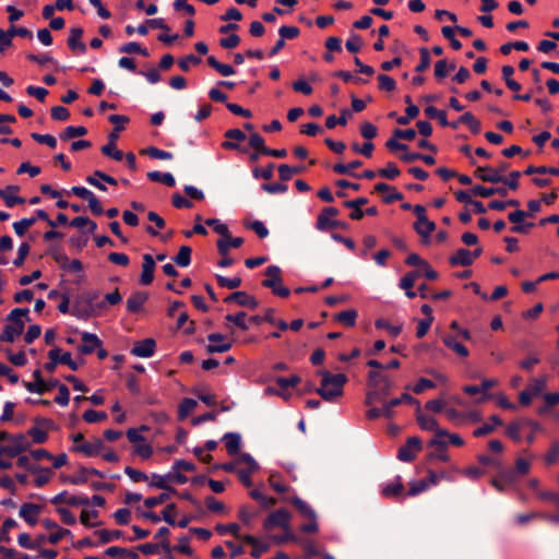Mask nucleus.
Instances as JSON below:
<instances>
[{
    "instance_id": "47",
    "label": "nucleus",
    "mask_w": 559,
    "mask_h": 559,
    "mask_svg": "<svg viewBox=\"0 0 559 559\" xmlns=\"http://www.w3.org/2000/svg\"><path fill=\"white\" fill-rule=\"evenodd\" d=\"M87 133V129L83 126L73 127L69 126L64 129V131L60 134L61 140H70L76 136H83Z\"/></svg>"
},
{
    "instance_id": "7",
    "label": "nucleus",
    "mask_w": 559,
    "mask_h": 559,
    "mask_svg": "<svg viewBox=\"0 0 559 559\" xmlns=\"http://www.w3.org/2000/svg\"><path fill=\"white\" fill-rule=\"evenodd\" d=\"M423 443L418 437H409L406 443L399 449L397 459L403 462H413L421 451Z\"/></svg>"
},
{
    "instance_id": "23",
    "label": "nucleus",
    "mask_w": 559,
    "mask_h": 559,
    "mask_svg": "<svg viewBox=\"0 0 559 559\" xmlns=\"http://www.w3.org/2000/svg\"><path fill=\"white\" fill-rule=\"evenodd\" d=\"M414 229L423 238V241L427 242L430 235L436 230V224L426 216L416 221Z\"/></svg>"
},
{
    "instance_id": "31",
    "label": "nucleus",
    "mask_w": 559,
    "mask_h": 559,
    "mask_svg": "<svg viewBox=\"0 0 559 559\" xmlns=\"http://www.w3.org/2000/svg\"><path fill=\"white\" fill-rule=\"evenodd\" d=\"M429 447H433L437 449V452L436 453H431L430 454V457L431 459H437L441 462H448L449 461V455L447 453V441L441 438H433L430 440L429 442Z\"/></svg>"
},
{
    "instance_id": "17",
    "label": "nucleus",
    "mask_w": 559,
    "mask_h": 559,
    "mask_svg": "<svg viewBox=\"0 0 559 559\" xmlns=\"http://www.w3.org/2000/svg\"><path fill=\"white\" fill-rule=\"evenodd\" d=\"M82 345L79 346V352L83 355H90L94 353L97 347H100L103 345V342L100 338L93 333L83 332L81 335Z\"/></svg>"
},
{
    "instance_id": "49",
    "label": "nucleus",
    "mask_w": 559,
    "mask_h": 559,
    "mask_svg": "<svg viewBox=\"0 0 559 559\" xmlns=\"http://www.w3.org/2000/svg\"><path fill=\"white\" fill-rule=\"evenodd\" d=\"M197 407V402L193 399H183L178 407V415L180 419L186 418Z\"/></svg>"
},
{
    "instance_id": "61",
    "label": "nucleus",
    "mask_w": 559,
    "mask_h": 559,
    "mask_svg": "<svg viewBox=\"0 0 559 559\" xmlns=\"http://www.w3.org/2000/svg\"><path fill=\"white\" fill-rule=\"evenodd\" d=\"M98 518V511L96 510H82L80 514L81 523L86 527H96L98 525L97 522H91V520Z\"/></svg>"
},
{
    "instance_id": "43",
    "label": "nucleus",
    "mask_w": 559,
    "mask_h": 559,
    "mask_svg": "<svg viewBox=\"0 0 559 559\" xmlns=\"http://www.w3.org/2000/svg\"><path fill=\"white\" fill-rule=\"evenodd\" d=\"M425 115L430 119H438L439 123L442 127H448L449 121L447 119V114L443 110H440L433 106H428L425 108Z\"/></svg>"
},
{
    "instance_id": "64",
    "label": "nucleus",
    "mask_w": 559,
    "mask_h": 559,
    "mask_svg": "<svg viewBox=\"0 0 559 559\" xmlns=\"http://www.w3.org/2000/svg\"><path fill=\"white\" fill-rule=\"evenodd\" d=\"M84 421L88 424L98 423L105 420L107 418V414L105 412H98L95 409H87L83 414Z\"/></svg>"
},
{
    "instance_id": "25",
    "label": "nucleus",
    "mask_w": 559,
    "mask_h": 559,
    "mask_svg": "<svg viewBox=\"0 0 559 559\" xmlns=\"http://www.w3.org/2000/svg\"><path fill=\"white\" fill-rule=\"evenodd\" d=\"M19 191L16 186H8L5 189L0 190V198L3 199L8 207H13L16 204H23L25 200L14 193Z\"/></svg>"
},
{
    "instance_id": "60",
    "label": "nucleus",
    "mask_w": 559,
    "mask_h": 559,
    "mask_svg": "<svg viewBox=\"0 0 559 559\" xmlns=\"http://www.w3.org/2000/svg\"><path fill=\"white\" fill-rule=\"evenodd\" d=\"M376 328L378 329H384L386 330L390 335L393 337H396L402 332V325H392L388 320L385 319H378L374 323Z\"/></svg>"
},
{
    "instance_id": "35",
    "label": "nucleus",
    "mask_w": 559,
    "mask_h": 559,
    "mask_svg": "<svg viewBox=\"0 0 559 559\" xmlns=\"http://www.w3.org/2000/svg\"><path fill=\"white\" fill-rule=\"evenodd\" d=\"M403 489H404V486L402 483V478L400 476H397L393 483L385 485L382 488L381 492H382V496L385 498H393V497L401 496L403 492Z\"/></svg>"
},
{
    "instance_id": "20",
    "label": "nucleus",
    "mask_w": 559,
    "mask_h": 559,
    "mask_svg": "<svg viewBox=\"0 0 559 559\" xmlns=\"http://www.w3.org/2000/svg\"><path fill=\"white\" fill-rule=\"evenodd\" d=\"M155 261L148 253L143 255L142 273L140 283L142 285H150L154 280Z\"/></svg>"
},
{
    "instance_id": "16",
    "label": "nucleus",
    "mask_w": 559,
    "mask_h": 559,
    "mask_svg": "<svg viewBox=\"0 0 559 559\" xmlns=\"http://www.w3.org/2000/svg\"><path fill=\"white\" fill-rule=\"evenodd\" d=\"M43 507L39 504L25 502L21 506L19 514L20 516L28 523L31 526H34L38 522V515L40 514Z\"/></svg>"
},
{
    "instance_id": "57",
    "label": "nucleus",
    "mask_w": 559,
    "mask_h": 559,
    "mask_svg": "<svg viewBox=\"0 0 559 559\" xmlns=\"http://www.w3.org/2000/svg\"><path fill=\"white\" fill-rule=\"evenodd\" d=\"M133 454L146 460L150 459L153 454V448L150 443H146L145 441L140 442L132 447Z\"/></svg>"
},
{
    "instance_id": "11",
    "label": "nucleus",
    "mask_w": 559,
    "mask_h": 559,
    "mask_svg": "<svg viewBox=\"0 0 559 559\" xmlns=\"http://www.w3.org/2000/svg\"><path fill=\"white\" fill-rule=\"evenodd\" d=\"M210 344L206 346L209 354L225 353L233 346V342L228 341L223 334L212 333L207 336Z\"/></svg>"
},
{
    "instance_id": "30",
    "label": "nucleus",
    "mask_w": 559,
    "mask_h": 559,
    "mask_svg": "<svg viewBox=\"0 0 559 559\" xmlns=\"http://www.w3.org/2000/svg\"><path fill=\"white\" fill-rule=\"evenodd\" d=\"M33 377H34V381L33 382H25V388L27 391L32 392V393H37V394H44L46 392H48V388H46V381H44V379L41 378V372L40 370H35L34 373H33Z\"/></svg>"
},
{
    "instance_id": "12",
    "label": "nucleus",
    "mask_w": 559,
    "mask_h": 559,
    "mask_svg": "<svg viewBox=\"0 0 559 559\" xmlns=\"http://www.w3.org/2000/svg\"><path fill=\"white\" fill-rule=\"evenodd\" d=\"M41 524L46 530L52 531L48 536V542L52 545L58 544L62 538L67 536H72L70 530L60 527L55 521L50 519L43 520Z\"/></svg>"
},
{
    "instance_id": "59",
    "label": "nucleus",
    "mask_w": 559,
    "mask_h": 559,
    "mask_svg": "<svg viewBox=\"0 0 559 559\" xmlns=\"http://www.w3.org/2000/svg\"><path fill=\"white\" fill-rule=\"evenodd\" d=\"M216 281L219 287H225L228 289H235L241 285V278L239 276L228 278L223 275H216Z\"/></svg>"
},
{
    "instance_id": "45",
    "label": "nucleus",
    "mask_w": 559,
    "mask_h": 559,
    "mask_svg": "<svg viewBox=\"0 0 559 559\" xmlns=\"http://www.w3.org/2000/svg\"><path fill=\"white\" fill-rule=\"evenodd\" d=\"M362 165V162L361 160H353L350 162L349 164L345 165V164H335L333 166V171L338 174V175H349V176H354L355 174L353 173V169H356L358 167H360Z\"/></svg>"
},
{
    "instance_id": "37",
    "label": "nucleus",
    "mask_w": 559,
    "mask_h": 559,
    "mask_svg": "<svg viewBox=\"0 0 559 559\" xmlns=\"http://www.w3.org/2000/svg\"><path fill=\"white\" fill-rule=\"evenodd\" d=\"M147 178L153 182H160L167 187H174L176 185L175 178L170 173L150 171Z\"/></svg>"
},
{
    "instance_id": "33",
    "label": "nucleus",
    "mask_w": 559,
    "mask_h": 559,
    "mask_svg": "<svg viewBox=\"0 0 559 559\" xmlns=\"http://www.w3.org/2000/svg\"><path fill=\"white\" fill-rule=\"evenodd\" d=\"M358 312L355 309H347L334 316V320L346 328H353L356 324Z\"/></svg>"
},
{
    "instance_id": "26",
    "label": "nucleus",
    "mask_w": 559,
    "mask_h": 559,
    "mask_svg": "<svg viewBox=\"0 0 559 559\" xmlns=\"http://www.w3.org/2000/svg\"><path fill=\"white\" fill-rule=\"evenodd\" d=\"M118 139V135L115 133L109 134V142L102 147V153L105 156H108L117 162H120L124 154L117 148L116 146V140Z\"/></svg>"
},
{
    "instance_id": "15",
    "label": "nucleus",
    "mask_w": 559,
    "mask_h": 559,
    "mask_svg": "<svg viewBox=\"0 0 559 559\" xmlns=\"http://www.w3.org/2000/svg\"><path fill=\"white\" fill-rule=\"evenodd\" d=\"M50 503L56 504V506L64 503V504L71 506V507H76V506H87L90 503V500L85 496H74V495L69 493L68 491H62V492L58 493L57 496H55L53 498H51Z\"/></svg>"
},
{
    "instance_id": "18",
    "label": "nucleus",
    "mask_w": 559,
    "mask_h": 559,
    "mask_svg": "<svg viewBox=\"0 0 559 559\" xmlns=\"http://www.w3.org/2000/svg\"><path fill=\"white\" fill-rule=\"evenodd\" d=\"M225 302H236L238 306H241V307H248L250 309H255L258 306H259V302L258 300L247 294L246 292H235L233 294H230L229 296H227L225 299H224Z\"/></svg>"
},
{
    "instance_id": "58",
    "label": "nucleus",
    "mask_w": 559,
    "mask_h": 559,
    "mask_svg": "<svg viewBox=\"0 0 559 559\" xmlns=\"http://www.w3.org/2000/svg\"><path fill=\"white\" fill-rule=\"evenodd\" d=\"M293 504L297 508V510L307 519L316 518V512L311 509V507L302 501L300 498L296 497L293 499Z\"/></svg>"
},
{
    "instance_id": "44",
    "label": "nucleus",
    "mask_w": 559,
    "mask_h": 559,
    "mask_svg": "<svg viewBox=\"0 0 559 559\" xmlns=\"http://www.w3.org/2000/svg\"><path fill=\"white\" fill-rule=\"evenodd\" d=\"M225 319L226 321L234 323L236 326L243 331L249 330L247 313L243 311H240L236 314H227Z\"/></svg>"
},
{
    "instance_id": "46",
    "label": "nucleus",
    "mask_w": 559,
    "mask_h": 559,
    "mask_svg": "<svg viewBox=\"0 0 559 559\" xmlns=\"http://www.w3.org/2000/svg\"><path fill=\"white\" fill-rule=\"evenodd\" d=\"M459 122H462L466 126H468V128L471 129V131L474 133V134H477L479 133L480 131V122L475 118V116L467 111L465 114H463L460 118H459Z\"/></svg>"
},
{
    "instance_id": "29",
    "label": "nucleus",
    "mask_w": 559,
    "mask_h": 559,
    "mask_svg": "<svg viewBox=\"0 0 559 559\" xmlns=\"http://www.w3.org/2000/svg\"><path fill=\"white\" fill-rule=\"evenodd\" d=\"M471 257H472V251L461 248V249L456 250L455 253L450 257L449 263L452 266H457V265L469 266L473 264L471 261Z\"/></svg>"
},
{
    "instance_id": "39",
    "label": "nucleus",
    "mask_w": 559,
    "mask_h": 559,
    "mask_svg": "<svg viewBox=\"0 0 559 559\" xmlns=\"http://www.w3.org/2000/svg\"><path fill=\"white\" fill-rule=\"evenodd\" d=\"M207 63L223 76L235 74V69L231 66L219 62L214 56L207 58Z\"/></svg>"
},
{
    "instance_id": "28",
    "label": "nucleus",
    "mask_w": 559,
    "mask_h": 559,
    "mask_svg": "<svg viewBox=\"0 0 559 559\" xmlns=\"http://www.w3.org/2000/svg\"><path fill=\"white\" fill-rule=\"evenodd\" d=\"M442 342L449 349L453 350L457 356L462 358H466L469 355L468 348L452 335L443 336Z\"/></svg>"
},
{
    "instance_id": "41",
    "label": "nucleus",
    "mask_w": 559,
    "mask_h": 559,
    "mask_svg": "<svg viewBox=\"0 0 559 559\" xmlns=\"http://www.w3.org/2000/svg\"><path fill=\"white\" fill-rule=\"evenodd\" d=\"M192 249L189 246H181L174 261L181 267H187L191 263Z\"/></svg>"
},
{
    "instance_id": "38",
    "label": "nucleus",
    "mask_w": 559,
    "mask_h": 559,
    "mask_svg": "<svg viewBox=\"0 0 559 559\" xmlns=\"http://www.w3.org/2000/svg\"><path fill=\"white\" fill-rule=\"evenodd\" d=\"M225 447L229 455H235L240 449V436L237 433H226L224 436Z\"/></svg>"
},
{
    "instance_id": "5",
    "label": "nucleus",
    "mask_w": 559,
    "mask_h": 559,
    "mask_svg": "<svg viewBox=\"0 0 559 559\" xmlns=\"http://www.w3.org/2000/svg\"><path fill=\"white\" fill-rule=\"evenodd\" d=\"M98 298V293H85L76 298L72 306L71 313L79 319H88L95 314L94 301Z\"/></svg>"
},
{
    "instance_id": "14",
    "label": "nucleus",
    "mask_w": 559,
    "mask_h": 559,
    "mask_svg": "<svg viewBox=\"0 0 559 559\" xmlns=\"http://www.w3.org/2000/svg\"><path fill=\"white\" fill-rule=\"evenodd\" d=\"M7 440L9 441L7 448L10 450V457H15L31 448V442L27 437L22 433L14 436L10 435V438Z\"/></svg>"
},
{
    "instance_id": "53",
    "label": "nucleus",
    "mask_w": 559,
    "mask_h": 559,
    "mask_svg": "<svg viewBox=\"0 0 559 559\" xmlns=\"http://www.w3.org/2000/svg\"><path fill=\"white\" fill-rule=\"evenodd\" d=\"M140 153L141 154H145V155L150 156L151 158H155V159H171L173 158V154L171 153L163 151V150H159V148L154 147V146H150L147 148H144Z\"/></svg>"
},
{
    "instance_id": "19",
    "label": "nucleus",
    "mask_w": 559,
    "mask_h": 559,
    "mask_svg": "<svg viewBox=\"0 0 559 559\" xmlns=\"http://www.w3.org/2000/svg\"><path fill=\"white\" fill-rule=\"evenodd\" d=\"M82 36L83 29L81 27H73L70 29L68 46L75 53L86 52V45L81 40Z\"/></svg>"
},
{
    "instance_id": "21",
    "label": "nucleus",
    "mask_w": 559,
    "mask_h": 559,
    "mask_svg": "<svg viewBox=\"0 0 559 559\" xmlns=\"http://www.w3.org/2000/svg\"><path fill=\"white\" fill-rule=\"evenodd\" d=\"M243 243V238L241 237H231L228 231L226 236L221 237L217 240V251L221 255H225L226 252H229L230 248H239Z\"/></svg>"
},
{
    "instance_id": "56",
    "label": "nucleus",
    "mask_w": 559,
    "mask_h": 559,
    "mask_svg": "<svg viewBox=\"0 0 559 559\" xmlns=\"http://www.w3.org/2000/svg\"><path fill=\"white\" fill-rule=\"evenodd\" d=\"M400 169L394 163H388L384 168L378 170V175L382 178L394 180L400 176Z\"/></svg>"
},
{
    "instance_id": "55",
    "label": "nucleus",
    "mask_w": 559,
    "mask_h": 559,
    "mask_svg": "<svg viewBox=\"0 0 559 559\" xmlns=\"http://www.w3.org/2000/svg\"><path fill=\"white\" fill-rule=\"evenodd\" d=\"M27 435L32 438L34 443L41 444L48 439V432L39 427H32L28 429Z\"/></svg>"
},
{
    "instance_id": "10",
    "label": "nucleus",
    "mask_w": 559,
    "mask_h": 559,
    "mask_svg": "<svg viewBox=\"0 0 559 559\" xmlns=\"http://www.w3.org/2000/svg\"><path fill=\"white\" fill-rule=\"evenodd\" d=\"M340 214V211L336 207L330 206L324 207L322 212L318 215L317 218V228L319 230H326V229H333L336 228V217Z\"/></svg>"
},
{
    "instance_id": "9",
    "label": "nucleus",
    "mask_w": 559,
    "mask_h": 559,
    "mask_svg": "<svg viewBox=\"0 0 559 559\" xmlns=\"http://www.w3.org/2000/svg\"><path fill=\"white\" fill-rule=\"evenodd\" d=\"M416 419L421 429L435 431V438L441 439L448 435V430L439 428L438 421L431 416L424 415L421 408L416 409Z\"/></svg>"
},
{
    "instance_id": "51",
    "label": "nucleus",
    "mask_w": 559,
    "mask_h": 559,
    "mask_svg": "<svg viewBox=\"0 0 559 559\" xmlns=\"http://www.w3.org/2000/svg\"><path fill=\"white\" fill-rule=\"evenodd\" d=\"M36 223L35 217L23 218L19 222L13 223V229L20 237L24 236L25 233Z\"/></svg>"
},
{
    "instance_id": "3",
    "label": "nucleus",
    "mask_w": 559,
    "mask_h": 559,
    "mask_svg": "<svg viewBox=\"0 0 559 559\" xmlns=\"http://www.w3.org/2000/svg\"><path fill=\"white\" fill-rule=\"evenodd\" d=\"M368 384L378 391H370L366 396V405L370 406L376 401H382L380 394L386 396L390 393L392 381L377 371H370L368 377Z\"/></svg>"
},
{
    "instance_id": "48",
    "label": "nucleus",
    "mask_w": 559,
    "mask_h": 559,
    "mask_svg": "<svg viewBox=\"0 0 559 559\" xmlns=\"http://www.w3.org/2000/svg\"><path fill=\"white\" fill-rule=\"evenodd\" d=\"M204 503L209 511L213 513H226L227 508L224 502L217 500L213 496H207L204 500Z\"/></svg>"
},
{
    "instance_id": "6",
    "label": "nucleus",
    "mask_w": 559,
    "mask_h": 559,
    "mask_svg": "<svg viewBox=\"0 0 559 559\" xmlns=\"http://www.w3.org/2000/svg\"><path fill=\"white\" fill-rule=\"evenodd\" d=\"M71 439L75 443L72 451L83 453L85 456H96L104 448V442L99 438L86 441L81 432L73 435Z\"/></svg>"
},
{
    "instance_id": "24",
    "label": "nucleus",
    "mask_w": 559,
    "mask_h": 559,
    "mask_svg": "<svg viewBox=\"0 0 559 559\" xmlns=\"http://www.w3.org/2000/svg\"><path fill=\"white\" fill-rule=\"evenodd\" d=\"M374 191L379 193H385L383 195V202L392 203L403 199V194L399 192L394 187L389 186L384 182H379L374 186Z\"/></svg>"
},
{
    "instance_id": "22",
    "label": "nucleus",
    "mask_w": 559,
    "mask_h": 559,
    "mask_svg": "<svg viewBox=\"0 0 559 559\" xmlns=\"http://www.w3.org/2000/svg\"><path fill=\"white\" fill-rule=\"evenodd\" d=\"M474 176L481 181L490 183H498L503 180V176L498 175L497 170L491 166L477 167L474 171Z\"/></svg>"
},
{
    "instance_id": "27",
    "label": "nucleus",
    "mask_w": 559,
    "mask_h": 559,
    "mask_svg": "<svg viewBox=\"0 0 559 559\" xmlns=\"http://www.w3.org/2000/svg\"><path fill=\"white\" fill-rule=\"evenodd\" d=\"M147 294L144 292H135L127 300V309L131 313L139 312L145 301L147 300Z\"/></svg>"
},
{
    "instance_id": "62",
    "label": "nucleus",
    "mask_w": 559,
    "mask_h": 559,
    "mask_svg": "<svg viewBox=\"0 0 559 559\" xmlns=\"http://www.w3.org/2000/svg\"><path fill=\"white\" fill-rule=\"evenodd\" d=\"M215 530L219 535L230 534L237 537L239 536L240 526L237 523L217 524Z\"/></svg>"
},
{
    "instance_id": "42",
    "label": "nucleus",
    "mask_w": 559,
    "mask_h": 559,
    "mask_svg": "<svg viewBox=\"0 0 559 559\" xmlns=\"http://www.w3.org/2000/svg\"><path fill=\"white\" fill-rule=\"evenodd\" d=\"M498 384L497 379H484L479 385V390H483V395L478 396L475 401L476 403H484L485 401L489 400L492 395L488 394V391L496 386Z\"/></svg>"
},
{
    "instance_id": "8",
    "label": "nucleus",
    "mask_w": 559,
    "mask_h": 559,
    "mask_svg": "<svg viewBox=\"0 0 559 559\" xmlns=\"http://www.w3.org/2000/svg\"><path fill=\"white\" fill-rule=\"evenodd\" d=\"M289 521H290L289 513L284 509H280V510H276V511L272 512L271 514H269V516L264 521L263 526L267 531L273 530L275 527H282L284 530H288Z\"/></svg>"
},
{
    "instance_id": "36",
    "label": "nucleus",
    "mask_w": 559,
    "mask_h": 559,
    "mask_svg": "<svg viewBox=\"0 0 559 559\" xmlns=\"http://www.w3.org/2000/svg\"><path fill=\"white\" fill-rule=\"evenodd\" d=\"M151 487L164 489L168 492L177 493V490L169 486L168 475L153 474L148 483Z\"/></svg>"
},
{
    "instance_id": "54",
    "label": "nucleus",
    "mask_w": 559,
    "mask_h": 559,
    "mask_svg": "<svg viewBox=\"0 0 559 559\" xmlns=\"http://www.w3.org/2000/svg\"><path fill=\"white\" fill-rule=\"evenodd\" d=\"M250 497L258 501L262 507L270 508L276 503V499L263 495L260 490L253 489L250 491Z\"/></svg>"
},
{
    "instance_id": "32",
    "label": "nucleus",
    "mask_w": 559,
    "mask_h": 559,
    "mask_svg": "<svg viewBox=\"0 0 559 559\" xmlns=\"http://www.w3.org/2000/svg\"><path fill=\"white\" fill-rule=\"evenodd\" d=\"M525 426H535V424H533L531 420H526V419L516 420V421L510 423L507 426L506 432L511 439L519 442L521 440V435H520L521 430Z\"/></svg>"
},
{
    "instance_id": "63",
    "label": "nucleus",
    "mask_w": 559,
    "mask_h": 559,
    "mask_svg": "<svg viewBox=\"0 0 559 559\" xmlns=\"http://www.w3.org/2000/svg\"><path fill=\"white\" fill-rule=\"evenodd\" d=\"M171 495H173V492L165 491V492H162L157 497H148L144 500V504L147 509H152L158 504H162V503L168 501L170 499Z\"/></svg>"
},
{
    "instance_id": "50",
    "label": "nucleus",
    "mask_w": 559,
    "mask_h": 559,
    "mask_svg": "<svg viewBox=\"0 0 559 559\" xmlns=\"http://www.w3.org/2000/svg\"><path fill=\"white\" fill-rule=\"evenodd\" d=\"M249 145L262 155H265V151L269 148L265 146L264 139L257 132L251 133L249 136Z\"/></svg>"
},
{
    "instance_id": "13",
    "label": "nucleus",
    "mask_w": 559,
    "mask_h": 559,
    "mask_svg": "<svg viewBox=\"0 0 559 559\" xmlns=\"http://www.w3.org/2000/svg\"><path fill=\"white\" fill-rule=\"evenodd\" d=\"M156 342L153 338H145L134 342L130 353L133 356L148 358L154 355Z\"/></svg>"
},
{
    "instance_id": "40",
    "label": "nucleus",
    "mask_w": 559,
    "mask_h": 559,
    "mask_svg": "<svg viewBox=\"0 0 559 559\" xmlns=\"http://www.w3.org/2000/svg\"><path fill=\"white\" fill-rule=\"evenodd\" d=\"M306 170V167L304 166H288L286 164H282L278 167V175L281 180L288 181L292 179V177L296 174H300Z\"/></svg>"
},
{
    "instance_id": "1",
    "label": "nucleus",
    "mask_w": 559,
    "mask_h": 559,
    "mask_svg": "<svg viewBox=\"0 0 559 559\" xmlns=\"http://www.w3.org/2000/svg\"><path fill=\"white\" fill-rule=\"evenodd\" d=\"M322 377L321 385L316 391L325 401H333L343 394V388L347 382V377L344 373L332 374L326 370L319 371Z\"/></svg>"
},
{
    "instance_id": "34",
    "label": "nucleus",
    "mask_w": 559,
    "mask_h": 559,
    "mask_svg": "<svg viewBox=\"0 0 559 559\" xmlns=\"http://www.w3.org/2000/svg\"><path fill=\"white\" fill-rule=\"evenodd\" d=\"M257 468H258V464L255 463V461L254 460H249V466L248 467L238 468L236 471L239 480L246 487H250L252 485L251 476H252L253 472L257 471Z\"/></svg>"
},
{
    "instance_id": "2",
    "label": "nucleus",
    "mask_w": 559,
    "mask_h": 559,
    "mask_svg": "<svg viewBox=\"0 0 559 559\" xmlns=\"http://www.w3.org/2000/svg\"><path fill=\"white\" fill-rule=\"evenodd\" d=\"M28 313V308L13 309L8 316V321H10V324L4 326L3 332L0 335V341L12 343L17 336H20L24 331V319L29 321Z\"/></svg>"
},
{
    "instance_id": "52",
    "label": "nucleus",
    "mask_w": 559,
    "mask_h": 559,
    "mask_svg": "<svg viewBox=\"0 0 559 559\" xmlns=\"http://www.w3.org/2000/svg\"><path fill=\"white\" fill-rule=\"evenodd\" d=\"M147 430H148V427L145 425H142L140 428H130L127 431V438L133 445H135L140 442L145 441V438L141 435V431H147Z\"/></svg>"
},
{
    "instance_id": "4",
    "label": "nucleus",
    "mask_w": 559,
    "mask_h": 559,
    "mask_svg": "<svg viewBox=\"0 0 559 559\" xmlns=\"http://www.w3.org/2000/svg\"><path fill=\"white\" fill-rule=\"evenodd\" d=\"M266 278L262 281V286L270 288L276 296L286 298L290 290L282 283V271L276 265H270L265 269Z\"/></svg>"
}]
</instances>
